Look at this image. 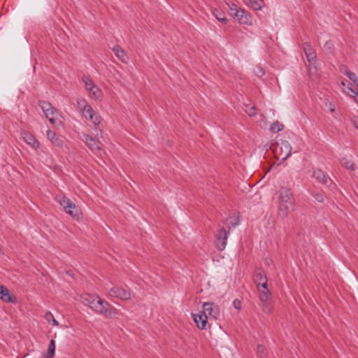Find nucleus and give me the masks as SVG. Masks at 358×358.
Masks as SVG:
<instances>
[{
	"instance_id": "1",
	"label": "nucleus",
	"mask_w": 358,
	"mask_h": 358,
	"mask_svg": "<svg viewBox=\"0 0 358 358\" xmlns=\"http://www.w3.org/2000/svg\"><path fill=\"white\" fill-rule=\"evenodd\" d=\"M278 210L282 218H285L294 211L295 200L289 188L281 187L278 192Z\"/></svg>"
},
{
	"instance_id": "2",
	"label": "nucleus",
	"mask_w": 358,
	"mask_h": 358,
	"mask_svg": "<svg viewBox=\"0 0 358 358\" xmlns=\"http://www.w3.org/2000/svg\"><path fill=\"white\" fill-rule=\"evenodd\" d=\"M89 307L96 313L108 318L115 317L117 315V309L97 295H94Z\"/></svg>"
},
{
	"instance_id": "3",
	"label": "nucleus",
	"mask_w": 358,
	"mask_h": 358,
	"mask_svg": "<svg viewBox=\"0 0 358 358\" xmlns=\"http://www.w3.org/2000/svg\"><path fill=\"white\" fill-rule=\"evenodd\" d=\"M229 13L240 24L246 25L252 24V15L248 12L238 7L236 4L229 6Z\"/></svg>"
},
{
	"instance_id": "4",
	"label": "nucleus",
	"mask_w": 358,
	"mask_h": 358,
	"mask_svg": "<svg viewBox=\"0 0 358 358\" xmlns=\"http://www.w3.org/2000/svg\"><path fill=\"white\" fill-rule=\"evenodd\" d=\"M57 201L64 209L65 212L73 218L78 220L80 217V212L77 206L65 196H58Z\"/></svg>"
},
{
	"instance_id": "5",
	"label": "nucleus",
	"mask_w": 358,
	"mask_h": 358,
	"mask_svg": "<svg viewBox=\"0 0 358 358\" xmlns=\"http://www.w3.org/2000/svg\"><path fill=\"white\" fill-rule=\"evenodd\" d=\"M104 289L108 292V297L117 298L123 301H127L131 299V292L122 287L115 285L110 288L105 287Z\"/></svg>"
},
{
	"instance_id": "6",
	"label": "nucleus",
	"mask_w": 358,
	"mask_h": 358,
	"mask_svg": "<svg viewBox=\"0 0 358 358\" xmlns=\"http://www.w3.org/2000/svg\"><path fill=\"white\" fill-rule=\"evenodd\" d=\"M80 138L94 153L97 154L101 150L102 143L89 134L83 133Z\"/></svg>"
},
{
	"instance_id": "7",
	"label": "nucleus",
	"mask_w": 358,
	"mask_h": 358,
	"mask_svg": "<svg viewBox=\"0 0 358 358\" xmlns=\"http://www.w3.org/2000/svg\"><path fill=\"white\" fill-rule=\"evenodd\" d=\"M39 106L48 120L52 123L55 122V117L57 116V111L52 106L51 103L45 101H40Z\"/></svg>"
},
{
	"instance_id": "8",
	"label": "nucleus",
	"mask_w": 358,
	"mask_h": 358,
	"mask_svg": "<svg viewBox=\"0 0 358 358\" xmlns=\"http://www.w3.org/2000/svg\"><path fill=\"white\" fill-rule=\"evenodd\" d=\"M229 234V231H227L224 227L218 230L216 235V245L220 251L224 250Z\"/></svg>"
},
{
	"instance_id": "9",
	"label": "nucleus",
	"mask_w": 358,
	"mask_h": 358,
	"mask_svg": "<svg viewBox=\"0 0 358 358\" xmlns=\"http://www.w3.org/2000/svg\"><path fill=\"white\" fill-rule=\"evenodd\" d=\"M280 152L278 159L285 161L292 154V146L287 141H281L278 145Z\"/></svg>"
},
{
	"instance_id": "10",
	"label": "nucleus",
	"mask_w": 358,
	"mask_h": 358,
	"mask_svg": "<svg viewBox=\"0 0 358 358\" xmlns=\"http://www.w3.org/2000/svg\"><path fill=\"white\" fill-rule=\"evenodd\" d=\"M207 317L210 316L216 320L220 315V310L217 306L213 303L206 302L203 304V311Z\"/></svg>"
},
{
	"instance_id": "11",
	"label": "nucleus",
	"mask_w": 358,
	"mask_h": 358,
	"mask_svg": "<svg viewBox=\"0 0 358 358\" xmlns=\"http://www.w3.org/2000/svg\"><path fill=\"white\" fill-rule=\"evenodd\" d=\"M87 108L83 113V117L91 121L95 127H99L101 122V117L94 110L92 106Z\"/></svg>"
},
{
	"instance_id": "12",
	"label": "nucleus",
	"mask_w": 358,
	"mask_h": 358,
	"mask_svg": "<svg viewBox=\"0 0 358 358\" xmlns=\"http://www.w3.org/2000/svg\"><path fill=\"white\" fill-rule=\"evenodd\" d=\"M22 140L32 148L36 150L39 148L40 143L36 139L31 133L22 130L20 132Z\"/></svg>"
},
{
	"instance_id": "13",
	"label": "nucleus",
	"mask_w": 358,
	"mask_h": 358,
	"mask_svg": "<svg viewBox=\"0 0 358 358\" xmlns=\"http://www.w3.org/2000/svg\"><path fill=\"white\" fill-rule=\"evenodd\" d=\"M259 292V300L262 303V307L264 312H269L270 308L268 306V301L271 299V292L268 289V285L266 289H263L261 290L260 288L258 289Z\"/></svg>"
},
{
	"instance_id": "14",
	"label": "nucleus",
	"mask_w": 358,
	"mask_h": 358,
	"mask_svg": "<svg viewBox=\"0 0 358 358\" xmlns=\"http://www.w3.org/2000/svg\"><path fill=\"white\" fill-rule=\"evenodd\" d=\"M254 281L257 288L266 289L268 285V280L266 273L264 271L257 272L254 275Z\"/></svg>"
},
{
	"instance_id": "15",
	"label": "nucleus",
	"mask_w": 358,
	"mask_h": 358,
	"mask_svg": "<svg viewBox=\"0 0 358 358\" xmlns=\"http://www.w3.org/2000/svg\"><path fill=\"white\" fill-rule=\"evenodd\" d=\"M0 299L5 303H11L15 304L17 301V298L10 292V290L6 287L1 291Z\"/></svg>"
},
{
	"instance_id": "16",
	"label": "nucleus",
	"mask_w": 358,
	"mask_h": 358,
	"mask_svg": "<svg viewBox=\"0 0 358 358\" xmlns=\"http://www.w3.org/2000/svg\"><path fill=\"white\" fill-rule=\"evenodd\" d=\"M313 177L320 183L329 186L331 182L330 178L327 176L320 169H315L313 173Z\"/></svg>"
},
{
	"instance_id": "17",
	"label": "nucleus",
	"mask_w": 358,
	"mask_h": 358,
	"mask_svg": "<svg viewBox=\"0 0 358 358\" xmlns=\"http://www.w3.org/2000/svg\"><path fill=\"white\" fill-rule=\"evenodd\" d=\"M303 52L309 63H312L315 61L317 57L316 53L310 44L308 43H305L303 44Z\"/></svg>"
},
{
	"instance_id": "18",
	"label": "nucleus",
	"mask_w": 358,
	"mask_h": 358,
	"mask_svg": "<svg viewBox=\"0 0 358 358\" xmlns=\"http://www.w3.org/2000/svg\"><path fill=\"white\" fill-rule=\"evenodd\" d=\"M207 316L203 313L194 315V321L196 324V326L201 329H206L207 324Z\"/></svg>"
},
{
	"instance_id": "19",
	"label": "nucleus",
	"mask_w": 358,
	"mask_h": 358,
	"mask_svg": "<svg viewBox=\"0 0 358 358\" xmlns=\"http://www.w3.org/2000/svg\"><path fill=\"white\" fill-rule=\"evenodd\" d=\"M115 56L122 62H127L128 57L123 49L119 45H115L113 48Z\"/></svg>"
},
{
	"instance_id": "20",
	"label": "nucleus",
	"mask_w": 358,
	"mask_h": 358,
	"mask_svg": "<svg viewBox=\"0 0 358 358\" xmlns=\"http://www.w3.org/2000/svg\"><path fill=\"white\" fill-rule=\"evenodd\" d=\"M47 136L50 139V141L56 146L62 145V141L57 136L56 133L50 129L47 131Z\"/></svg>"
},
{
	"instance_id": "21",
	"label": "nucleus",
	"mask_w": 358,
	"mask_h": 358,
	"mask_svg": "<svg viewBox=\"0 0 358 358\" xmlns=\"http://www.w3.org/2000/svg\"><path fill=\"white\" fill-rule=\"evenodd\" d=\"M213 16L222 24H227V18L226 17L225 13L220 9L215 8L213 11Z\"/></svg>"
},
{
	"instance_id": "22",
	"label": "nucleus",
	"mask_w": 358,
	"mask_h": 358,
	"mask_svg": "<svg viewBox=\"0 0 358 358\" xmlns=\"http://www.w3.org/2000/svg\"><path fill=\"white\" fill-rule=\"evenodd\" d=\"M55 353V341L52 339L48 345V352L43 355L42 358H53Z\"/></svg>"
},
{
	"instance_id": "23",
	"label": "nucleus",
	"mask_w": 358,
	"mask_h": 358,
	"mask_svg": "<svg viewBox=\"0 0 358 358\" xmlns=\"http://www.w3.org/2000/svg\"><path fill=\"white\" fill-rule=\"evenodd\" d=\"M283 129L284 125L278 121L273 122L270 127V131L273 134L278 133L283 130Z\"/></svg>"
},
{
	"instance_id": "24",
	"label": "nucleus",
	"mask_w": 358,
	"mask_h": 358,
	"mask_svg": "<svg viewBox=\"0 0 358 358\" xmlns=\"http://www.w3.org/2000/svg\"><path fill=\"white\" fill-rule=\"evenodd\" d=\"M88 92L91 97L94 99H99L102 94L101 90L96 85L92 86V89L88 90Z\"/></svg>"
},
{
	"instance_id": "25",
	"label": "nucleus",
	"mask_w": 358,
	"mask_h": 358,
	"mask_svg": "<svg viewBox=\"0 0 358 358\" xmlns=\"http://www.w3.org/2000/svg\"><path fill=\"white\" fill-rule=\"evenodd\" d=\"M250 6L255 10H260L263 7L262 0H248Z\"/></svg>"
},
{
	"instance_id": "26",
	"label": "nucleus",
	"mask_w": 358,
	"mask_h": 358,
	"mask_svg": "<svg viewBox=\"0 0 358 358\" xmlns=\"http://www.w3.org/2000/svg\"><path fill=\"white\" fill-rule=\"evenodd\" d=\"M341 164L345 168H346L348 169L354 171L356 169L355 164L351 160H350L345 157L342 159Z\"/></svg>"
},
{
	"instance_id": "27",
	"label": "nucleus",
	"mask_w": 358,
	"mask_h": 358,
	"mask_svg": "<svg viewBox=\"0 0 358 358\" xmlns=\"http://www.w3.org/2000/svg\"><path fill=\"white\" fill-rule=\"evenodd\" d=\"M77 105L79 110L82 111L83 113L87 108H90L91 106L87 103V102L85 99H79L77 101Z\"/></svg>"
},
{
	"instance_id": "28",
	"label": "nucleus",
	"mask_w": 358,
	"mask_h": 358,
	"mask_svg": "<svg viewBox=\"0 0 358 358\" xmlns=\"http://www.w3.org/2000/svg\"><path fill=\"white\" fill-rule=\"evenodd\" d=\"M82 81L85 84V87L87 91L91 90L92 86L95 85L94 82L90 78L85 76L82 78Z\"/></svg>"
},
{
	"instance_id": "29",
	"label": "nucleus",
	"mask_w": 358,
	"mask_h": 358,
	"mask_svg": "<svg viewBox=\"0 0 358 358\" xmlns=\"http://www.w3.org/2000/svg\"><path fill=\"white\" fill-rule=\"evenodd\" d=\"M344 74L355 84L358 81V78L355 73L350 71H346Z\"/></svg>"
},
{
	"instance_id": "30",
	"label": "nucleus",
	"mask_w": 358,
	"mask_h": 358,
	"mask_svg": "<svg viewBox=\"0 0 358 358\" xmlns=\"http://www.w3.org/2000/svg\"><path fill=\"white\" fill-rule=\"evenodd\" d=\"M45 319L48 322L52 320L53 326H58L59 325V322L54 318V316H53V315L52 314L51 312H50V311L47 312L46 314H45Z\"/></svg>"
},
{
	"instance_id": "31",
	"label": "nucleus",
	"mask_w": 358,
	"mask_h": 358,
	"mask_svg": "<svg viewBox=\"0 0 358 358\" xmlns=\"http://www.w3.org/2000/svg\"><path fill=\"white\" fill-rule=\"evenodd\" d=\"M94 298V295H90L88 294H85L82 296L83 302L86 306H90V303H91L92 299Z\"/></svg>"
},
{
	"instance_id": "32",
	"label": "nucleus",
	"mask_w": 358,
	"mask_h": 358,
	"mask_svg": "<svg viewBox=\"0 0 358 358\" xmlns=\"http://www.w3.org/2000/svg\"><path fill=\"white\" fill-rule=\"evenodd\" d=\"M313 197L315 199V201L321 203L324 201V196L322 192H315L312 193Z\"/></svg>"
},
{
	"instance_id": "33",
	"label": "nucleus",
	"mask_w": 358,
	"mask_h": 358,
	"mask_svg": "<svg viewBox=\"0 0 358 358\" xmlns=\"http://www.w3.org/2000/svg\"><path fill=\"white\" fill-rule=\"evenodd\" d=\"M334 45L331 41H328L325 43L324 45V51L327 52H331L334 49Z\"/></svg>"
},
{
	"instance_id": "34",
	"label": "nucleus",
	"mask_w": 358,
	"mask_h": 358,
	"mask_svg": "<svg viewBox=\"0 0 358 358\" xmlns=\"http://www.w3.org/2000/svg\"><path fill=\"white\" fill-rule=\"evenodd\" d=\"M265 350H266V348H265V347L264 345H257V355L259 357H261V358L264 357Z\"/></svg>"
},
{
	"instance_id": "35",
	"label": "nucleus",
	"mask_w": 358,
	"mask_h": 358,
	"mask_svg": "<svg viewBox=\"0 0 358 358\" xmlns=\"http://www.w3.org/2000/svg\"><path fill=\"white\" fill-rule=\"evenodd\" d=\"M255 73L258 77H262L264 75L265 72L263 68L260 66H257L255 69L254 70Z\"/></svg>"
},
{
	"instance_id": "36",
	"label": "nucleus",
	"mask_w": 358,
	"mask_h": 358,
	"mask_svg": "<svg viewBox=\"0 0 358 358\" xmlns=\"http://www.w3.org/2000/svg\"><path fill=\"white\" fill-rule=\"evenodd\" d=\"M246 113L250 115V116H254L256 115V109L254 106H250V107H248V109H246Z\"/></svg>"
},
{
	"instance_id": "37",
	"label": "nucleus",
	"mask_w": 358,
	"mask_h": 358,
	"mask_svg": "<svg viewBox=\"0 0 358 358\" xmlns=\"http://www.w3.org/2000/svg\"><path fill=\"white\" fill-rule=\"evenodd\" d=\"M347 89L351 92L350 96L355 97L358 94L357 92L352 88V86L350 83H348L347 85Z\"/></svg>"
},
{
	"instance_id": "38",
	"label": "nucleus",
	"mask_w": 358,
	"mask_h": 358,
	"mask_svg": "<svg viewBox=\"0 0 358 358\" xmlns=\"http://www.w3.org/2000/svg\"><path fill=\"white\" fill-rule=\"evenodd\" d=\"M93 134L96 137H102V131L99 127H96L94 129Z\"/></svg>"
},
{
	"instance_id": "39",
	"label": "nucleus",
	"mask_w": 358,
	"mask_h": 358,
	"mask_svg": "<svg viewBox=\"0 0 358 358\" xmlns=\"http://www.w3.org/2000/svg\"><path fill=\"white\" fill-rule=\"evenodd\" d=\"M352 122L355 127L357 129H358V117H354L352 119Z\"/></svg>"
},
{
	"instance_id": "40",
	"label": "nucleus",
	"mask_w": 358,
	"mask_h": 358,
	"mask_svg": "<svg viewBox=\"0 0 358 358\" xmlns=\"http://www.w3.org/2000/svg\"><path fill=\"white\" fill-rule=\"evenodd\" d=\"M329 108L331 113H334L336 110L335 104L332 102L329 103Z\"/></svg>"
},
{
	"instance_id": "41",
	"label": "nucleus",
	"mask_w": 358,
	"mask_h": 358,
	"mask_svg": "<svg viewBox=\"0 0 358 358\" xmlns=\"http://www.w3.org/2000/svg\"><path fill=\"white\" fill-rule=\"evenodd\" d=\"M238 224H239V222H236V223H232V224H231V226H232V227H237Z\"/></svg>"
},
{
	"instance_id": "42",
	"label": "nucleus",
	"mask_w": 358,
	"mask_h": 358,
	"mask_svg": "<svg viewBox=\"0 0 358 358\" xmlns=\"http://www.w3.org/2000/svg\"><path fill=\"white\" fill-rule=\"evenodd\" d=\"M265 262H266V264L267 265H268V264H269V262H271V260H270V259H268V260L266 259V261H265Z\"/></svg>"
},
{
	"instance_id": "43",
	"label": "nucleus",
	"mask_w": 358,
	"mask_h": 358,
	"mask_svg": "<svg viewBox=\"0 0 358 358\" xmlns=\"http://www.w3.org/2000/svg\"><path fill=\"white\" fill-rule=\"evenodd\" d=\"M234 306H235V308H237V309H239V308H240V307H238V304H236V305H234Z\"/></svg>"
},
{
	"instance_id": "44",
	"label": "nucleus",
	"mask_w": 358,
	"mask_h": 358,
	"mask_svg": "<svg viewBox=\"0 0 358 358\" xmlns=\"http://www.w3.org/2000/svg\"><path fill=\"white\" fill-rule=\"evenodd\" d=\"M342 85H343V86H345V83H344V82H342Z\"/></svg>"
},
{
	"instance_id": "45",
	"label": "nucleus",
	"mask_w": 358,
	"mask_h": 358,
	"mask_svg": "<svg viewBox=\"0 0 358 358\" xmlns=\"http://www.w3.org/2000/svg\"><path fill=\"white\" fill-rule=\"evenodd\" d=\"M355 85L358 87V81L357 82V83H355Z\"/></svg>"
},
{
	"instance_id": "46",
	"label": "nucleus",
	"mask_w": 358,
	"mask_h": 358,
	"mask_svg": "<svg viewBox=\"0 0 358 358\" xmlns=\"http://www.w3.org/2000/svg\"><path fill=\"white\" fill-rule=\"evenodd\" d=\"M357 130H358V128H357Z\"/></svg>"
}]
</instances>
